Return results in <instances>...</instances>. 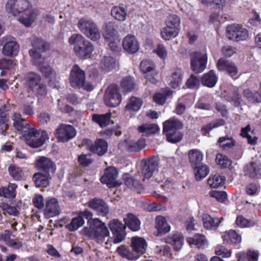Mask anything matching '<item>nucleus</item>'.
Segmentation results:
<instances>
[{"instance_id":"nucleus-14","label":"nucleus","mask_w":261,"mask_h":261,"mask_svg":"<svg viewBox=\"0 0 261 261\" xmlns=\"http://www.w3.org/2000/svg\"><path fill=\"white\" fill-rule=\"evenodd\" d=\"M3 47L2 50V53L6 56H16L19 48L18 43L14 39L11 37H4L2 38Z\"/></svg>"},{"instance_id":"nucleus-44","label":"nucleus","mask_w":261,"mask_h":261,"mask_svg":"<svg viewBox=\"0 0 261 261\" xmlns=\"http://www.w3.org/2000/svg\"><path fill=\"white\" fill-rule=\"evenodd\" d=\"M44 62L45 59H44V61L40 64H34L39 68L40 71L46 77L51 81L55 77L56 72L50 66L47 64H44Z\"/></svg>"},{"instance_id":"nucleus-64","label":"nucleus","mask_w":261,"mask_h":261,"mask_svg":"<svg viewBox=\"0 0 261 261\" xmlns=\"http://www.w3.org/2000/svg\"><path fill=\"white\" fill-rule=\"evenodd\" d=\"M16 65L15 62L9 59H2L0 60L1 69H11Z\"/></svg>"},{"instance_id":"nucleus-51","label":"nucleus","mask_w":261,"mask_h":261,"mask_svg":"<svg viewBox=\"0 0 261 261\" xmlns=\"http://www.w3.org/2000/svg\"><path fill=\"white\" fill-rule=\"evenodd\" d=\"M121 86L122 88L127 91H132L137 88L134 79L130 76H126L122 80Z\"/></svg>"},{"instance_id":"nucleus-48","label":"nucleus","mask_w":261,"mask_h":261,"mask_svg":"<svg viewBox=\"0 0 261 261\" xmlns=\"http://www.w3.org/2000/svg\"><path fill=\"white\" fill-rule=\"evenodd\" d=\"M143 103L142 99L136 97H132L125 107L126 111L129 112H137L139 111Z\"/></svg>"},{"instance_id":"nucleus-50","label":"nucleus","mask_w":261,"mask_h":261,"mask_svg":"<svg viewBox=\"0 0 261 261\" xmlns=\"http://www.w3.org/2000/svg\"><path fill=\"white\" fill-rule=\"evenodd\" d=\"M225 178L220 175H214L209 177L207 183L212 188H218L223 186L225 182Z\"/></svg>"},{"instance_id":"nucleus-10","label":"nucleus","mask_w":261,"mask_h":261,"mask_svg":"<svg viewBox=\"0 0 261 261\" xmlns=\"http://www.w3.org/2000/svg\"><path fill=\"white\" fill-rule=\"evenodd\" d=\"M207 61V56L205 51H195L191 56V66L195 72H202L206 68Z\"/></svg>"},{"instance_id":"nucleus-34","label":"nucleus","mask_w":261,"mask_h":261,"mask_svg":"<svg viewBox=\"0 0 261 261\" xmlns=\"http://www.w3.org/2000/svg\"><path fill=\"white\" fill-rule=\"evenodd\" d=\"M103 36L107 40L115 39L118 38V32L114 22H109L106 23Z\"/></svg>"},{"instance_id":"nucleus-26","label":"nucleus","mask_w":261,"mask_h":261,"mask_svg":"<svg viewBox=\"0 0 261 261\" xmlns=\"http://www.w3.org/2000/svg\"><path fill=\"white\" fill-rule=\"evenodd\" d=\"M81 45L80 50H76L75 53L80 58L85 59L90 57L94 47L92 44L89 41L86 40Z\"/></svg>"},{"instance_id":"nucleus-61","label":"nucleus","mask_w":261,"mask_h":261,"mask_svg":"<svg viewBox=\"0 0 261 261\" xmlns=\"http://www.w3.org/2000/svg\"><path fill=\"white\" fill-rule=\"evenodd\" d=\"M216 162L218 165L224 168H226L231 164V161L228 157L221 154L217 155Z\"/></svg>"},{"instance_id":"nucleus-9","label":"nucleus","mask_w":261,"mask_h":261,"mask_svg":"<svg viewBox=\"0 0 261 261\" xmlns=\"http://www.w3.org/2000/svg\"><path fill=\"white\" fill-rule=\"evenodd\" d=\"M33 48L30 50L29 53L32 58L33 64H40L44 61V58L41 55L48 47L45 42L40 39H35L32 42Z\"/></svg>"},{"instance_id":"nucleus-23","label":"nucleus","mask_w":261,"mask_h":261,"mask_svg":"<svg viewBox=\"0 0 261 261\" xmlns=\"http://www.w3.org/2000/svg\"><path fill=\"white\" fill-rule=\"evenodd\" d=\"M126 9L127 7L123 4L114 6L111 11V16L118 21H124L129 14Z\"/></svg>"},{"instance_id":"nucleus-46","label":"nucleus","mask_w":261,"mask_h":261,"mask_svg":"<svg viewBox=\"0 0 261 261\" xmlns=\"http://www.w3.org/2000/svg\"><path fill=\"white\" fill-rule=\"evenodd\" d=\"M86 40L85 38L80 34H74L72 35L68 39V42L70 45L74 46V51L80 50L81 45Z\"/></svg>"},{"instance_id":"nucleus-36","label":"nucleus","mask_w":261,"mask_h":261,"mask_svg":"<svg viewBox=\"0 0 261 261\" xmlns=\"http://www.w3.org/2000/svg\"><path fill=\"white\" fill-rule=\"evenodd\" d=\"M27 79V84L32 90H35L42 84L40 76L34 72L29 73Z\"/></svg>"},{"instance_id":"nucleus-29","label":"nucleus","mask_w":261,"mask_h":261,"mask_svg":"<svg viewBox=\"0 0 261 261\" xmlns=\"http://www.w3.org/2000/svg\"><path fill=\"white\" fill-rule=\"evenodd\" d=\"M224 243L230 245H236L241 242V237L236 231L230 230L225 232L222 236Z\"/></svg>"},{"instance_id":"nucleus-43","label":"nucleus","mask_w":261,"mask_h":261,"mask_svg":"<svg viewBox=\"0 0 261 261\" xmlns=\"http://www.w3.org/2000/svg\"><path fill=\"white\" fill-rule=\"evenodd\" d=\"M17 187L15 184H10L8 187L0 188V196L7 198H13L16 194V189Z\"/></svg>"},{"instance_id":"nucleus-7","label":"nucleus","mask_w":261,"mask_h":261,"mask_svg":"<svg viewBox=\"0 0 261 261\" xmlns=\"http://www.w3.org/2000/svg\"><path fill=\"white\" fill-rule=\"evenodd\" d=\"M24 136L26 139L27 144L33 148H37L42 146L48 139L45 131L38 132L34 128H30L25 131Z\"/></svg>"},{"instance_id":"nucleus-35","label":"nucleus","mask_w":261,"mask_h":261,"mask_svg":"<svg viewBox=\"0 0 261 261\" xmlns=\"http://www.w3.org/2000/svg\"><path fill=\"white\" fill-rule=\"evenodd\" d=\"M187 241L190 245H195L199 248L204 247L207 244L204 236L198 233L193 237L188 238Z\"/></svg>"},{"instance_id":"nucleus-45","label":"nucleus","mask_w":261,"mask_h":261,"mask_svg":"<svg viewBox=\"0 0 261 261\" xmlns=\"http://www.w3.org/2000/svg\"><path fill=\"white\" fill-rule=\"evenodd\" d=\"M169 242L172 244L175 250L179 251L184 243V237L181 233L175 232L169 238Z\"/></svg>"},{"instance_id":"nucleus-15","label":"nucleus","mask_w":261,"mask_h":261,"mask_svg":"<svg viewBox=\"0 0 261 261\" xmlns=\"http://www.w3.org/2000/svg\"><path fill=\"white\" fill-rule=\"evenodd\" d=\"M87 205L93 209L99 216L105 217L109 213V206L101 199H92L87 202Z\"/></svg>"},{"instance_id":"nucleus-39","label":"nucleus","mask_w":261,"mask_h":261,"mask_svg":"<svg viewBox=\"0 0 261 261\" xmlns=\"http://www.w3.org/2000/svg\"><path fill=\"white\" fill-rule=\"evenodd\" d=\"M118 254L124 258L128 260H136L139 257V255L137 254L135 252L131 251L128 247L121 246L117 249Z\"/></svg>"},{"instance_id":"nucleus-5","label":"nucleus","mask_w":261,"mask_h":261,"mask_svg":"<svg viewBox=\"0 0 261 261\" xmlns=\"http://www.w3.org/2000/svg\"><path fill=\"white\" fill-rule=\"evenodd\" d=\"M182 127V123L176 119H170L164 122L163 133L166 136L167 141L171 143L180 141L182 138V135L178 130Z\"/></svg>"},{"instance_id":"nucleus-42","label":"nucleus","mask_w":261,"mask_h":261,"mask_svg":"<svg viewBox=\"0 0 261 261\" xmlns=\"http://www.w3.org/2000/svg\"><path fill=\"white\" fill-rule=\"evenodd\" d=\"M196 180L199 181L205 178L209 173V168L206 165L201 164L193 167Z\"/></svg>"},{"instance_id":"nucleus-6","label":"nucleus","mask_w":261,"mask_h":261,"mask_svg":"<svg viewBox=\"0 0 261 261\" xmlns=\"http://www.w3.org/2000/svg\"><path fill=\"white\" fill-rule=\"evenodd\" d=\"M77 27L87 37L93 41L100 38V33L96 23L91 19L83 17L79 19Z\"/></svg>"},{"instance_id":"nucleus-28","label":"nucleus","mask_w":261,"mask_h":261,"mask_svg":"<svg viewBox=\"0 0 261 261\" xmlns=\"http://www.w3.org/2000/svg\"><path fill=\"white\" fill-rule=\"evenodd\" d=\"M123 221L125 225L132 231H136L140 229L141 222L138 218L133 214H127Z\"/></svg>"},{"instance_id":"nucleus-47","label":"nucleus","mask_w":261,"mask_h":261,"mask_svg":"<svg viewBox=\"0 0 261 261\" xmlns=\"http://www.w3.org/2000/svg\"><path fill=\"white\" fill-rule=\"evenodd\" d=\"M117 65L116 60L112 57H105L101 63V68L106 72L115 69Z\"/></svg>"},{"instance_id":"nucleus-19","label":"nucleus","mask_w":261,"mask_h":261,"mask_svg":"<svg viewBox=\"0 0 261 261\" xmlns=\"http://www.w3.org/2000/svg\"><path fill=\"white\" fill-rule=\"evenodd\" d=\"M122 45L124 50L128 54H134L139 49V43L132 34H128L123 38Z\"/></svg>"},{"instance_id":"nucleus-20","label":"nucleus","mask_w":261,"mask_h":261,"mask_svg":"<svg viewBox=\"0 0 261 261\" xmlns=\"http://www.w3.org/2000/svg\"><path fill=\"white\" fill-rule=\"evenodd\" d=\"M60 213V206L57 199L51 198L46 201L44 210V215L46 218L57 216Z\"/></svg>"},{"instance_id":"nucleus-56","label":"nucleus","mask_w":261,"mask_h":261,"mask_svg":"<svg viewBox=\"0 0 261 261\" xmlns=\"http://www.w3.org/2000/svg\"><path fill=\"white\" fill-rule=\"evenodd\" d=\"M190 96H184L178 99L175 108V112L177 115L182 114L186 109V105L188 104V100Z\"/></svg>"},{"instance_id":"nucleus-8","label":"nucleus","mask_w":261,"mask_h":261,"mask_svg":"<svg viewBox=\"0 0 261 261\" xmlns=\"http://www.w3.org/2000/svg\"><path fill=\"white\" fill-rule=\"evenodd\" d=\"M121 100V95L118 86L114 84L110 85L105 92V104L110 107H116L120 105Z\"/></svg>"},{"instance_id":"nucleus-25","label":"nucleus","mask_w":261,"mask_h":261,"mask_svg":"<svg viewBox=\"0 0 261 261\" xmlns=\"http://www.w3.org/2000/svg\"><path fill=\"white\" fill-rule=\"evenodd\" d=\"M246 174L252 178H261V164L259 161L255 160L247 167Z\"/></svg>"},{"instance_id":"nucleus-16","label":"nucleus","mask_w":261,"mask_h":261,"mask_svg":"<svg viewBox=\"0 0 261 261\" xmlns=\"http://www.w3.org/2000/svg\"><path fill=\"white\" fill-rule=\"evenodd\" d=\"M118 174V172L115 168L109 167L105 170L103 175L100 178V181L110 188L116 187L119 185L116 181Z\"/></svg>"},{"instance_id":"nucleus-57","label":"nucleus","mask_w":261,"mask_h":261,"mask_svg":"<svg viewBox=\"0 0 261 261\" xmlns=\"http://www.w3.org/2000/svg\"><path fill=\"white\" fill-rule=\"evenodd\" d=\"M240 25L238 24H233L228 25L226 28V36L231 40L236 41L237 35L239 31Z\"/></svg>"},{"instance_id":"nucleus-31","label":"nucleus","mask_w":261,"mask_h":261,"mask_svg":"<svg viewBox=\"0 0 261 261\" xmlns=\"http://www.w3.org/2000/svg\"><path fill=\"white\" fill-rule=\"evenodd\" d=\"M92 120L97 123L101 127H106L113 123L111 120V113H110L105 114H94L92 116Z\"/></svg>"},{"instance_id":"nucleus-32","label":"nucleus","mask_w":261,"mask_h":261,"mask_svg":"<svg viewBox=\"0 0 261 261\" xmlns=\"http://www.w3.org/2000/svg\"><path fill=\"white\" fill-rule=\"evenodd\" d=\"M217 76L214 70H211L205 73L201 78V82L202 85L210 88L215 86L217 82Z\"/></svg>"},{"instance_id":"nucleus-59","label":"nucleus","mask_w":261,"mask_h":261,"mask_svg":"<svg viewBox=\"0 0 261 261\" xmlns=\"http://www.w3.org/2000/svg\"><path fill=\"white\" fill-rule=\"evenodd\" d=\"M215 253L217 255L221 256L223 258H228L231 255V250L221 245L215 247Z\"/></svg>"},{"instance_id":"nucleus-22","label":"nucleus","mask_w":261,"mask_h":261,"mask_svg":"<svg viewBox=\"0 0 261 261\" xmlns=\"http://www.w3.org/2000/svg\"><path fill=\"white\" fill-rule=\"evenodd\" d=\"M147 246V243L143 238L134 237L131 239V247L133 251L139 256L145 252Z\"/></svg>"},{"instance_id":"nucleus-30","label":"nucleus","mask_w":261,"mask_h":261,"mask_svg":"<svg viewBox=\"0 0 261 261\" xmlns=\"http://www.w3.org/2000/svg\"><path fill=\"white\" fill-rule=\"evenodd\" d=\"M159 130L158 125L154 123H145L138 127V131L145 136H149L157 133Z\"/></svg>"},{"instance_id":"nucleus-33","label":"nucleus","mask_w":261,"mask_h":261,"mask_svg":"<svg viewBox=\"0 0 261 261\" xmlns=\"http://www.w3.org/2000/svg\"><path fill=\"white\" fill-rule=\"evenodd\" d=\"M188 156L192 167L201 165L203 154L198 149H191L189 151Z\"/></svg>"},{"instance_id":"nucleus-21","label":"nucleus","mask_w":261,"mask_h":261,"mask_svg":"<svg viewBox=\"0 0 261 261\" xmlns=\"http://www.w3.org/2000/svg\"><path fill=\"white\" fill-rule=\"evenodd\" d=\"M108 143L102 139H97L94 143L90 142L88 144V149L99 155L105 154L108 150Z\"/></svg>"},{"instance_id":"nucleus-37","label":"nucleus","mask_w":261,"mask_h":261,"mask_svg":"<svg viewBox=\"0 0 261 261\" xmlns=\"http://www.w3.org/2000/svg\"><path fill=\"white\" fill-rule=\"evenodd\" d=\"M126 147L131 151H139L143 148L145 146V141L144 139H141L138 141L131 139L125 140Z\"/></svg>"},{"instance_id":"nucleus-17","label":"nucleus","mask_w":261,"mask_h":261,"mask_svg":"<svg viewBox=\"0 0 261 261\" xmlns=\"http://www.w3.org/2000/svg\"><path fill=\"white\" fill-rule=\"evenodd\" d=\"M222 95L235 107L239 106L243 101L239 92V88L236 87L230 86L227 90H225Z\"/></svg>"},{"instance_id":"nucleus-52","label":"nucleus","mask_w":261,"mask_h":261,"mask_svg":"<svg viewBox=\"0 0 261 261\" xmlns=\"http://www.w3.org/2000/svg\"><path fill=\"white\" fill-rule=\"evenodd\" d=\"M8 171L11 176L15 180L24 179V174L21 168L15 165H11L9 167Z\"/></svg>"},{"instance_id":"nucleus-49","label":"nucleus","mask_w":261,"mask_h":261,"mask_svg":"<svg viewBox=\"0 0 261 261\" xmlns=\"http://www.w3.org/2000/svg\"><path fill=\"white\" fill-rule=\"evenodd\" d=\"M84 223V218L78 214L77 217L72 218L71 222L67 223L65 226L69 230L73 231L82 226Z\"/></svg>"},{"instance_id":"nucleus-4","label":"nucleus","mask_w":261,"mask_h":261,"mask_svg":"<svg viewBox=\"0 0 261 261\" xmlns=\"http://www.w3.org/2000/svg\"><path fill=\"white\" fill-rule=\"evenodd\" d=\"M69 83L74 88H83L84 89L91 91L93 89V86L89 83H86V74L78 65H74L70 73Z\"/></svg>"},{"instance_id":"nucleus-24","label":"nucleus","mask_w":261,"mask_h":261,"mask_svg":"<svg viewBox=\"0 0 261 261\" xmlns=\"http://www.w3.org/2000/svg\"><path fill=\"white\" fill-rule=\"evenodd\" d=\"M222 220V218L221 219L219 218L218 217L212 218L210 215L207 214H204L202 215L203 226L207 229H216L221 223V220Z\"/></svg>"},{"instance_id":"nucleus-13","label":"nucleus","mask_w":261,"mask_h":261,"mask_svg":"<svg viewBox=\"0 0 261 261\" xmlns=\"http://www.w3.org/2000/svg\"><path fill=\"white\" fill-rule=\"evenodd\" d=\"M76 132L74 128L71 125L61 124L56 129V136L60 142H67L74 138Z\"/></svg>"},{"instance_id":"nucleus-12","label":"nucleus","mask_w":261,"mask_h":261,"mask_svg":"<svg viewBox=\"0 0 261 261\" xmlns=\"http://www.w3.org/2000/svg\"><path fill=\"white\" fill-rule=\"evenodd\" d=\"M159 159L153 156L149 159H144L141 162L140 174L145 178H150L159 165Z\"/></svg>"},{"instance_id":"nucleus-3","label":"nucleus","mask_w":261,"mask_h":261,"mask_svg":"<svg viewBox=\"0 0 261 261\" xmlns=\"http://www.w3.org/2000/svg\"><path fill=\"white\" fill-rule=\"evenodd\" d=\"M165 26L161 32V37L169 40L176 37L180 30V18L176 14H169L165 20Z\"/></svg>"},{"instance_id":"nucleus-58","label":"nucleus","mask_w":261,"mask_h":261,"mask_svg":"<svg viewBox=\"0 0 261 261\" xmlns=\"http://www.w3.org/2000/svg\"><path fill=\"white\" fill-rule=\"evenodd\" d=\"M250 130L251 127L250 125H247L246 127L242 128L240 135L243 137L246 138L247 139L248 143L249 144L254 145L256 143L257 138L256 137L252 138L248 134V133L250 132Z\"/></svg>"},{"instance_id":"nucleus-18","label":"nucleus","mask_w":261,"mask_h":261,"mask_svg":"<svg viewBox=\"0 0 261 261\" xmlns=\"http://www.w3.org/2000/svg\"><path fill=\"white\" fill-rule=\"evenodd\" d=\"M36 166L42 172L54 173L56 170L55 164L52 161L44 156H40L36 160Z\"/></svg>"},{"instance_id":"nucleus-55","label":"nucleus","mask_w":261,"mask_h":261,"mask_svg":"<svg viewBox=\"0 0 261 261\" xmlns=\"http://www.w3.org/2000/svg\"><path fill=\"white\" fill-rule=\"evenodd\" d=\"M140 69L145 74L152 72L155 74V64L150 60H144L140 64Z\"/></svg>"},{"instance_id":"nucleus-62","label":"nucleus","mask_w":261,"mask_h":261,"mask_svg":"<svg viewBox=\"0 0 261 261\" xmlns=\"http://www.w3.org/2000/svg\"><path fill=\"white\" fill-rule=\"evenodd\" d=\"M186 85L189 88L196 89L198 88L200 85V80L197 76L191 75L187 80Z\"/></svg>"},{"instance_id":"nucleus-53","label":"nucleus","mask_w":261,"mask_h":261,"mask_svg":"<svg viewBox=\"0 0 261 261\" xmlns=\"http://www.w3.org/2000/svg\"><path fill=\"white\" fill-rule=\"evenodd\" d=\"M173 91L166 89L163 93H158L153 96V101L157 104L163 105L167 97L171 96Z\"/></svg>"},{"instance_id":"nucleus-40","label":"nucleus","mask_w":261,"mask_h":261,"mask_svg":"<svg viewBox=\"0 0 261 261\" xmlns=\"http://www.w3.org/2000/svg\"><path fill=\"white\" fill-rule=\"evenodd\" d=\"M217 143L220 147L225 150L232 148L236 145V141L232 137L226 135L220 137Z\"/></svg>"},{"instance_id":"nucleus-54","label":"nucleus","mask_w":261,"mask_h":261,"mask_svg":"<svg viewBox=\"0 0 261 261\" xmlns=\"http://www.w3.org/2000/svg\"><path fill=\"white\" fill-rule=\"evenodd\" d=\"M12 119L13 121L14 127L17 130H22L27 123L24 122L25 120L22 118L19 113L14 112L12 116Z\"/></svg>"},{"instance_id":"nucleus-2","label":"nucleus","mask_w":261,"mask_h":261,"mask_svg":"<svg viewBox=\"0 0 261 261\" xmlns=\"http://www.w3.org/2000/svg\"><path fill=\"white\" fill-rule=\"evenodd\" d=\"M6 10L13 16H19L18 20L27 27L32 25L37 16L28 0H8Z\"/></svg>"},{"instance_id":"nucleus-60","label":"nucleus","mask_w":261,"mask_h":261,"mask_svg":"<svg viewBox=\"0 0 261 261\" xmlns=\"http://www.w3.org/2000/svg\"><path fill=\"white\" fill-rule=\"evenodd\" d=\"M236 224L241 227H248L255 225V222L252 220H248L242 216H239L237 217L236 221Z\"/></svg>"},{"instance_id":"nucleus-63","label":"nucleus","mask_w":261,"mask_h":261,"mask_svg":"<svg viewBox=\"0 0 261 261\" xmlns=\"http://www.w3.org/2000/svg\"><path fill=\"white\" fill-rule=\"evenodd\" d=\"M154 252L156 254L161 256L168 257L170 255V249L168 246H156L154 248Z\"/></svg>"},{"instance_id":"nucleus-41","label":"nucleus","mask_w":261,"mask_h":261,"mask_svg":"<svg viewBox=\"0 0 261 261\" xmlns=\"http://www.w3.org/2000/svg\"><path fill=\"white\" fill-rule=\"evenodd\" d=\"M182 80V72L180 69L176 68L173 70L170 79V86L175 89L181 83Z\"/></svg>"},{"instance_id":"nucleus-27","label":"nucleus","mask_w":261,"mask_h":261,"mask_svg":"<svg viewBox=\"0 0 261 261\" xmlns=\"http://www.w3.org/2000/svg\"><path fill=\"white\" fill-rule=\"evenodd\" d=\"M50 174L39 172L33 175V179L37 187H46L49 185Z\"/></svg>"},{"instance_id":"nucleus-38","label":"nucleus","mask_w":261,"mask_h":261,"mask_svg":"<svg viewBox=\"0 0 261 261\" xmlns=\"http://www.w3.org/2000/svg\"><path fill=\"white\" fill-rule=\"evenodd\" d=\"M155 228L159 234L165 233L169 231L170 226L166 222L165 217L162 216H158L155 219Z\"/></svg>"},{"instance_id":"nucleus-1","label":"nucleus","mask_w":261,"mask_h":261,"mask_svg":"<svg viewBox=\"0 0 261 261\" xmlns=\"http://www.w3.org/2000/svg\"><path fill=\"white\" fill-rule=\"evenodd\" d=\"M78 214L88 220L89 226L84 227L82 230L84 235L99 244H102L106 238L110 237V232L106 223L98 218H92V212L85 210L79 212Z\"/></svg>"},{"instance_id":"nucleus-11","label":"nucleus","mask_w":261,"mask_h":261,"mask_svg":"<svg viewBox=\"0 0 261 261\" xmlns=\"http://www.w3.org/2000/svg\"><path fill=\"white\" fill-rule=\"evenodd\" d=\"M108 225L114 235L113 243L117 244L121 242L126 236L125 226L116 219L110 221Z\"/></svg>"}]
</instances>
